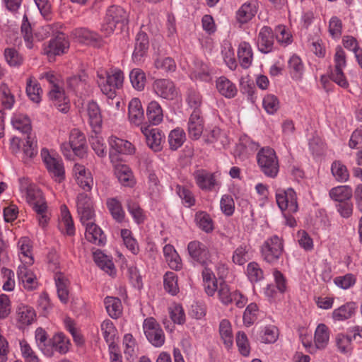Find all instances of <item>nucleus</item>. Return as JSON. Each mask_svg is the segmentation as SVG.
Instances as JSON below:
<instances>
[{"instance_id": "38", "label": "nucleus", "mask_w": 362, "mask_h": 362, "mask_svg": "<svg viewBox=\"0 0 362 362\" xmlns=\"http://www.w3.org/2000/svg\"><path fill=\"white\" fill-rule=\"evenodd\" d=\"M104 304L107 313L112 318L117 319L122 315L123 306L119 298L107 296L104 299Z\"/></svg>"}, {"instance_id": "45", "label": "nucleus", "mask_w": 362, "mask_h": 362, "mask_svg": "<svg viewBox=\"0 0 362 362\" xmlns=\"http://www.w3.org/2000/svg\"><path fill=\"white\" fill-rule=\"evenodd\" d=\"M331 173L339 182H346L349 179V172L346 166L340 160H334L332 163Z\"/></svg>"}, {"instance_id": "37", "label": "nucleus", "mask_w": 362, "mask_h": 362, "mask_svg": "<svg viewBox=\"0 0 362 362\" xmlns=\"http://www.w3.org/2000/svg\"><path fill=\"white\" fill-rule=\"evenodd\" d=\"M54 281L58 298L62 303H66L69 300V280L63 274L56 273L54 275Z\"/></svg>"}, {"instance_id": "15", "label": "nucleus", "mask_w": 362, "mask_h": 362, "mask_svg": "<svg viewBox=\"0 0 362 362\" xmlns=\"http://www.w3.org/2000/svg\"><path fill=\"white\" fill-rule=\"evenodd\" d=\"M148 37L144 32H139L136 37L134 50L132 59L135 63L139 64L144 60L148 49Z\"/></svg>"}, {"instance_id": "63", "label": "nucleus", "mask_w": 362, "mask_h": 362, "mask_svg": "<svg viewBox=\"0 0 362 362\" xmlns=\"http://www.w3.org/2000/svg\"><path fill=\"white\" fill-rule=\"evenodd\" d=\"M336 344L338 350L343 354H350L352 351L351 337L344 334H338L336 337Z\"/></svg>"}, {"instance_id": "11", "label": "nucleus", "mask_w": 362, "mask_h": 362, "mask_svg": "<svg viewBox=\"0 0 362 362\" xmlns=\"http://www.w3.org/2000/svg\"><path fill=\"white\" fill-rule=\"evenodd\" d=\"M154 93L158 97L166 100H173L178 95L174 83L169 79H158L153 84Z\"/></svg>"}, {"instance_id": "31", "label": "nucleus", "mask_w": 362, "mask_h": 362, "mask_svg": "<svg viewBox=\"0 0 362 362\" xmlns=\"http://www.w3.org/2000/svg\"><path fill=\"white\" fill-rule=\"evenodd\" d=\"M238 57L240 66L244 69L249 68L253 61V52L249 42H241L238 48Z\"/></svg>"}, {"instance_id": "28", "label": "nucleus", "mask_w": 362, "mask_h": 362, "mask_svg": "<svg viewBox=\"0 0 362 362\" xmlns=\"http://www.w3.org/2000/svg\"><path fill=\"white\" fill-rule=\"evenodd\" d=\"M109 145L110 146V157H112V151L123 154H132L134 152V148L132 143L114 136L109 138Z\"/></svg>"}, {"instance_id": "44", "label": "nucleus", "mask_w": 362, "mask_h": 362, "mask_svg": "<svg viewBox=\"0 0 362 362\" xmlns=\"http://www.w3.org/2000/svg\"><path fill=\"white\" fill-rule=\"evenodd\" d=\"M35 341L39 349L42 354L47 356L52 357V349L49 345V339H47V332L41 327L35 330Z\"/></svg>"}, {"instance_id": "29", "label": "nucleus", "mask_w": 362, "mask_h": 362, "mask_svg": "<svg viewBox=\"0 0 362 362\" xmlns=\"http://www.w3.org/2000/svg\"><path fill=\"white\" fill-rule=\"evenodd\" d=\"M128 107L130 122L135 125L141 124L144 118V113L140 100L136 98H132L129 103Z\"/></svg>"}, {"instance_id": "9", "label": "nucleus", "mask_w": 362, "mask_h": 362, "mask_svg": "<svg viewBox=\"0 0 362 362\" xmlns=\"http://www.w3.org/2000/svg\"><path fill=\"white\" fill-rule=\"evenodd\" d=\"M143 329L148 341L156 347H160L165 343V334L160 325L153 317L146 318Z\"/></svg>"}, {"instance_id": "4", "label": "nucleus", "mask_w": 362, "mask_h": 362, "mask_svg": "<svg viewBox=\"0 0 362 362\" xmlns=\"http://www.w3.org/2000/svg\"><path fill=\"white\" fill-rule=\"evenodd\" d=\"M128 22L129 14L123 8L118 6H111L107 10L101 31L105 36H109L113 33L117 25L122 29L124 26L128 24Z\"/></svg>"}, {"instance_id": "1", "label": "nucleus", "mask_w": 362, "mask_h": 362, "mask_svg": "<svg viewBox=\"0 0 362 362\" xmlns=\"http://www.w3.org/2000/svg\"><path fill=\"white\" fill-rule=\"evenodd\" d=\"M97 83L102 93L107 97L108 110H112L115 102L116 90L122 88L124 81V74L120 70H115L110 73L104 69L97 71Z\"/></svg>"}, {"instance_id": "26", "label": "nucleus", "mask_w": 362, "mask_h": 362, "mask_svg": "<svg viewBox=\"0 0 362 362\" xmlns=\"http://www.w3.org/2000/svg\"><path fill=\"white\" fill-rule=\"evenodd\" d=\"M73 35L79 42L91 44L94 46H100L101 37L100 36L93 31L84 28H76L73 31Z\"/></svg>"}, {"instance_id": "8", "label": "nucleus", "mask_w": 362, "mask_h": 362, "mask_svg": "<svg viewBox=\"0 0 362 362\" xmlns=\"http://www.w3.org/2000/svg\"><path fill=\"white\" fill-rule=\"evenodd\" d=\"M262 256L267 262L278 261L283 252V243L281 238L274 235L267 238L261 247Z\"/></svg>"}, {"instance_id": "6", "label": "nucleus", "mask_w": 362, "mask_h": 362, "mask_svg": "<svg viewBox=\"0 0 362 362\" xmlns=\"http://www.w3.org/2000/svg\"><path fill=\"white\" fill-rule=\"evenodd\" d=\"M41 157L52 177L56 182H61L65 177V170L62 158L59 156L50 153L47 148L42 149Z\"/></svg>"}, {"instance_id": "5", "label": "nucleus", "mask_w": 362, "mask_h": 362, "mask_svg": "<svg viewBox=\"0 0 362 362\" xmlns=\"http://www.w3.org/2000/svg\"><path fill=\"white\" fill-rule=\"evenodd\" d=\"M86 148L85 135L77 129L71 131L69 142H62L61 144V151L67 158L71 157L72 152L78 157H83L86 153Z\"/></svg>"}, {"instance_id": "33", "label": "nucleus", "mask_w": 362, "mask_h": 362, "mask_svg": "<svg viewBox=\"0 0 362 362\" xmlns=\"http://www.w3.org/2000/svg\"><path fill=\"white\" fill-rule=\"evenodd\" d=\"M216 86L218 93L227 98H234L238 93L236 86L225 76L218 78Z\"/></svg>"}, {"instance_id": "24", "label": "nucleus", "mask_w": 362, "mask_h": 362, "mask_svg": "<svg viewBox=\"0 0 362 362\" xmlns=\"http://www.w3.org/2000/svg\"><path fill=\"white\" fill-rule=\"evenodd\" d=\"M61 218L59 228L63 234L72 236L75 234V227L71 213L64 204L61 206Z\"/></svg>"}, {"instance_id": "19", "label": "nucleus", "mask_w": 362, "mask_h": 362, "mask_svg": "<svg viewBox=\"0 0 362 362\" xmlns=\"http://www.w3.org/2000/svg\"><path fill=\"white\" fill-rule=\"evenodd\" d=\"M257 47L262 53H269L273 49L274 34L271 28L264 26L261 28L257 37Z\"/></svg>"}, {"instance_id": "25", "label": "nucleus", "mask_w": 362, "mask_h": 362, "mask_svg": "<svg viewBox=\"0 0 362 362\" xmlns=\"http://www.w3.org/2000/svg\"><path fill=\"white\" fill-rule=\"evenodd\" d=\"M18 247L19 249L18 257L21 261L20 265H33L34 259L30 240L28 238H21L18 240Z\"/></svg>"}, {"instance_id": "58", "label": "nucleus", "mask_w": 362, "mask_h": 362, "mask_svg": "<svg viewBox=\"0 0 362 362\" xmlns=\"http://www.w3.org/2000/svg\"><path fill=\"white\" fill-rule=\"evenodd\" d=\"M13 127L27 135L31 134V125L30 119L24 115H16L12 119Z\"/></svg>"}, {"instance_id": "61", "label": "nucleus", "mask_w": 362, "mask_h": 362, "mask_svg": "<svg viewBox=\"0 0 362 362\" xmlns=\"http://www.w3.org/2000/svg\"><path fill=\"white\" fill-rule=\"evenodd\" d=\"M246 274L249 280L254 283L262 280L264 273L260 266L255 262H250L247 266Z\"/></svg>"}, {"instance_id": "40", "label": "nucleus", "mask_w": 362, "mask_h": 362, "mask_svg": "<svg viewBox=\"0 0 362 362\" xmlns=\"http://www.w3.org/2000/svg\"><path fill=\"white\" fill-rule=\"evenodd\" d=\"M146 115L149 122L153 125H158L163 121V110L157 101L153 100L148 103Z\"/></svg>"}, {"instance_id": "52", "label": "nucleus", "mask_w": 362, "mask_h": 362, "mask_svg": "<svg viewBox=\"0 0 362 362\" xmlns=\"http://www.w3.org/2000/svg\"><path fill=\"white\" fill-rule=\"evenodd\" d=\"M4 58L7 64L11 67H18L23 62V56L14 47H7L4 49Z\"/></svg>"}, {"instance_id": "57", "label": "nucleus", "mask_w": 362, "mask_h": 362, "mask_svg": "<svg viewBox=\"0 0 362 362\" xmlns=\"http://www.w3.org/2000/svg\"><path fill=\"white\" fill-rule=\"evenodd\" d=\"M129 79L132 86L137 90H142L144 88L146 75L141 69H132L129 74Z\"/></svg>"}, {"instance_id": "14", "label": "nucleus", "mask_w": 362, "mask_h": 362, "mask_svg": "<svg viewBox=\"0 0 362 362\" xmlns=\"http://www.w3.org/2000/svg\"><path fill=\"white\" fill-rule=\"evenodd\" d=\"M28 265H19L17 276L19 281L27 291H33L38 286L35 274L29 269Z\"/></svg>"}, {"instance_id": "21", "label": "nucleus", "mask_w": 362, "mask_h": 362, "mask_svg": "<svg viewBox=\"0 0 362 362\" xmlns=\"http://www.w3.org/2000/svg\"><path fill=\"white\" fill-rule=\"evenodd\" d=\"M193 175L196 184L202 190L211 191L216 185V180L214 174L204 170H197Z\"/></svg>"}, {"instance_id": "49", "label": "nucleus", "mask_w": 362, "mask_h": 362, "mask_svg": "<svg viewBox=\"0 0 362 362\" xmlns=\"http://www.w3.org/2000/svg\"><path fill=\"white\" fill-rule=\"evenodd\" d=\"M356 304L353 302L347 303L334 310L332 317L334 320L342 321L350 318L354 313Z\"/></svg>"}, {"instance_id": "46", "label": "nucleus", "mask_w": 362, "mask_h": 362, "mask_svg": "<svg viewBox=\"0 0 362 362\" xmlns=\"http://www.w3.org/2000/svg\"><path fill=\"white\" fill-rule=\"evenodd\" d=\"M250 246L246 243H242L233 251L232 261L238 265H243L250 259Z\"/></svg>"}, {"instance_id": "12", "label": "nucleus", "mask_w": 362, "mask_h": 362, "mask_svg": "<svg viewBox=\"0 0 362 362\" xmlns=\"http://www.w3.org/2000/svg\"><path fill=\"white\" fill-rule=\"evenodd\" d=\"M329 339V328L325 324H320L317 327L315 332L314 342L315 346L312 344H306L303 343V345L308 348V351L313 354L315 349H324Z\"/></svg>"}, {"instance_id": "54", "label": "nucleus", "mask_w": 362, "mask_h": 362, "mask_svg": "<svg viewBox=\"0 0 362 362\" xmlns=\"http://www.w3.org/2000/svg\"><path fill=\"white\" fill-rule=\"evenodd\" d=\"M259 315V310L255 303H250L245 308L243 313V322L247 327L253 325L258 319Z\"/></svg>"}, {"instance_id": "20", "label": "nucleus", "mask_w": 362, "mask_h": 362, "mask_svg": "<svg viewBox=\"0 0 362 362\" xmlns=\"http://www.w3.org/2000/svg\"><path fill=\"white\" fill-rule=\"evenodd\" d=\"M69 43L63 36H57L56 38L49 41V44L45 47L44 52L48 57H54L65 53L69 49Z\"/></svg>"}, {"instance_id": "2", "label": "nucleus", "mask_w": 362, "mask_h": 362, "mask_svg": "<svg viewBox=\"0 0 362 362\" xmlns=\"http://www.w3.org/2000/svg\"><path fill=\"white\" fill-rule=\"evenodd\" d=\"M25 199L35 213L39 226L45 228L50 220V213L42 192L36 186L30 185L26 189Z\"/></svg>"}, {"instance_id": "3", "label": "nucleus", "mask_w": 362, "mask_h": 362, "mask_svg": "<svg viewBox=\"0 0 362 362\" xmlns=\"http://www.w3.org/2000/svg\"><path fill=\"white\" fill-rule=\"evenodd\" d=\"M260 171L267 177L275 178L279 172V161L276 151L271 147L261 148L256 155Z\"/></svg>"}, {"instance_id": "56", "label": "nucleus", "mask_w": 362, "mask_h": 362, "mask_svg": "<svg viewBox=\"0 0 362 362\" xmlns=\"http://www.w3.org/2000/svg\"><path fill=\"white\" fill-rule=\"evenodd\" d=\"M163 284L165 291L171 295L175 296L179 292L177 276L175 272H166L164 275Z\"/></svg>"}, {"instance_id": "51", "label": "nucleus", "mask_w": 362, "mask_h": 362, "mask_svg": "<svg viewBox=\"0 0 362 362\" xmlns=\"http://www.w3.org/2000/svg\"><path fill=\"white\" fill-rule=\"evenodd\" d=\"M194 221L197 226L206 233H209L214 229L213 221L209 214H208L206 212H197L195 214Z\"/></svg>"}, {"instance_id": "7", "label": "nucleus", "mask_w": 362, "mask_h": 362, "mask_svg": "<svg viewBox=\"0 0 362 362\" xmlns=\"http://www.w3.org/2000/svg\"><path fill=\"white\" fill-rule=\"evenodd\" d=\"M275 197L276 204L282 212L290 214L298 211L296 193L292 188L276 189Z\"/></svg>"}, {"instance_id": "53", "label": "nucleus", "mask_w": 362, "mask_h": 362, "mask_svg": "<svg viewBox=\"0 0 362 362\" xmlns=\"http://www.w3.org/2000/svg\"><path fill=\"white\" fill-rule=\"evenodd\" d=\"M98 131L94 132L89 138V142L92 149L100 158L106 156V146L102 136L98 134Z\"/></svg>"}, {"instance_id": "22", "label": "nucleus", "mask_w": 362, "mask_h": 362, "mask_svg": "<svg viewBox=\"0 0 362 362\" xmlns=\"http://www.w3.org/2000/svg\"><path fill=\"white\" fill-rule=\"evenodd\" d=\"M84 226L86 227L85 237L88 242L98 246H103L105 244V235L94 222L87 223Z\"/></svg>"}, {"instance_id": "23", "label": "nucleus", "mask_w": 362, "mask_h": 362, "mask_svg": "<svg viewBox=\"0 0 362 362\" xmlns=\"http://www.w3.org/2000/svg\"><path fill=\"white\" fill-rule=\"evenodd\" d=\"M258 3L252 0L244 3L236 13L237 21L240 23H246L250 21L257 13Z\"/></svg>"}, {"instance_id": "43", "label": "nucleus", "mask_w": 362, "mask_h": 362, "mask_svg": "<svg viewBox=\"0 0 362 362\" xmlns=\"http://www.w3.org/2000/svg\"><path fill=\"white\" fill-rule=\"evenodd\" d=\"M107 207L112 218L118 223L124 220L125 212L121 202L117 198H109L106 202Z\"/></svg>"}, {"instance_id": "18", "label": "nucleus", "mask_w": 362, "mask_h": 362, "mask_svg": "<svg viewBox=\"0 0 362 362\" xmlns=\"http://www.w3.org/2000/svg\"><path fill=\"white\" fill-rule=\"evenodd\" d=\"M36 320L35 310L26 305H21L16 310V320L21 329L32 325Z\"/></svg>"}, {"instance_id": "60", "label": "nucleus", "mask_w": 362, "mask_h": 362, "mask_svg": "<svg viewBox=\"0 0 362 362\" xmlns=\"http://www.w3.org/2000/svg\"><path fill=\"white\" fill-rule=\"evenodd\" d=\"M121 236L126 247L134 255L139 252V248L136 240L132 236V231L128 229L121 230Z\"/></svg>"}, {"instance_id": "42", "label": "nucleus", "mask_w": 362, "mask_h": 362, "mask_svg": "<svg viewBox=\"0 0 362 362\" xmlns=\"http://www.w3.org/2000/svg\"><path fill=\"white\" fill-rule=\"evenodd\" d=\"M279 337V329L275 325H266L261 327L258 338L262 343H274Z\"/></svg>"}, {"instance_id": "16", "label": "nucleus", "mask_w": 362, "mask_h": 362, "mask_svg": "<svg viewBox=\"0 0 362 362\" xmlns=\"http://www.w3.org/2000/svg\"><path fill=\"white\" fill-rule=\"evenodd\" d=\"M204 129L203 119L201 117V111H193L189 118L188 134L190 139L197 140L200 138Z\"/></svg>"}, {"instance_id": "41", "label": "nucleus", "mask_w": 362, "mask_h": 362, "mask_svg": "<svg viewBox=\"0 0 362 362\" xmlns=\"http://www.w3.org/2000/svg\"><path fill=\"white\" fill-rule=\"evenodd\" d=\"M186 141V134L181 128H175L170 132L168 137L169 147L172 151H176Z\"/></svg>"}, {"instance_id": "39", "label": "nucleus", "mask_w": 362, "mask_h": 362, "mask_svg": "<svg viewBox=\"0 0 362 362\" xmlns=\"http://www.w3.org/2000/svg\"><path fill=\"white\" fill-rule=\"evenodd\" d=\"M87 75L84 71H81L78 75L70 76L66 80L67 87L76 93V94H83L86 86Z\"/></svg>"}, {"instance_id": "27", "label": "nucleus", "mask_w": 362, "mask_h": 362, "mask_svg": "<svg viewBox=\"0 0 362 362\" xmlns=\"http://www.w3.org/2000/svg\"><path fill=\"white\" fill-rule=\"evenodd\" d=\"M189 76L192 80L209 81L211 74L209 66L202 60H194Z\"/></svg>"}, {"instance_id": "50", "label": "nucleus", "mask_w": 362, "mask_h": 362, "mask_svg": "<svg viewBox=\"0 0 362 362\" xmlns=\"http://www.w3.org/2000/svg\"><path fill=\"white\" fill-rule=\"evenodd\" d=\"M219 333L226 347L229 349L233 344V336L230 322L228 320H222L219 325Z\"/></svg>"}, {"instance_id": "48", "label": "nucleus", "mask_w": 362, "mask_h": 362, "mask_svg": "<svg viewBox=\"0 0 362 362\" xmlns=\"http://www.w3.org/2000/svg\"><path fill=\"white\" fill-rule=\"evenodd\" d=\"M175 193L180 198L182 204L185 207H191L195 204L196 199L193 192L187 187L176 185L175 187Z\"/></svg>"}, {"instance_id": "59", "label": "nucleus", "mask_w": 362, "mask_h": 362, "mask_svg": "<svg viewBox=\"0 0 362 362\" xmlns=\"http://www.w3.org/2000/svg\"><path fill=\"white\" fill-rule=\"evenodd\" d=\"M234 290L231 289L225 281H221L217 291L219 300L225 305L230 304L231 296L234 293Z\"/></svg>"}, {"instance_id": "10", "label": "nucleus", "mask_w": 362, "mask_h": 362, "mask_svg": "<svg viewBox=\"0 0 362 362\" xmlns=\"http://www.w3.org/2000/svg\"><path fill=\"white\" fill-rule=\"evenodd\" d=\"M140 129L146 138L148 147L155 152L160 151L165 139L163 131L146 124L142 125Z\"/></svg>"}, {"instance_id": "30", "label": "nucleus", "mask_w": 362, "mask_h": 362, "mask_svg": "<svg viewBox=\"0 0 362 362\" xmlns=\"http://www.w3.org/2000/svg\"><path fill=\"white\" fill-rule=\"evenodd\" d=\"M49 345L52 349V356L55 351L59 354H66L69 349V339L62 333L54 334L52 338L49 339Z\"/></svg>"}, {"instance_id": "32", "label": "nucleus", "mask_w": 362, "mask_h": 362, "mask_svg": "<svg viewBox=\"0 0 362 362\" xmlns=\"http://www.w3.org/2000/svg\"><path fill=\"white\" fill-rule=\"evenodd\" d=\"M89 124L93 129V132L98 131L102 124V116L98 105L94 102H88L86 107Z\"/></svg>"}, {"instance_id": "62", "label": "nucleus", "mask_w": 362, "mask_h": 362, "mask_svg": "<svg viewBox=\"0 0 362 362\" xmlns=\"http://www.w3.org/2000/svg\"><path fill=\"white\" fill-rule=\"evenodd\" d=\"M127 209L137 224H141L144 222L146 216L144 211L137 203L132 201H128Z\"/></svg>"}, {"instance_id": "55", "label": "nucleus", "mask_w": 362, "mask_h": 362, "mask_svg": "<svg viewBox=\"0 0 362 362\" xmlns=\"http://www.w3.org/2000/svg\"><path fill=\"white\" fill-rule=\"evenodd\" d=\"M23 152L25 162H26V159L32 158L37 155V141L35 140V137L32 134L27 135L25 141L23 143Z\"/></svg>"}, {"instance_id": "47", "label": "nucleus", "mask_w": 362, "mask_h": 362, "mask_svg": "<svg viewBox=\"0 0 362 362\" xmlns=\"http://www.w3.org/2000/svg\"><path fill=\"white\" fill-rule=\"evenodd\" d=\"M42 90L37 80L33 76L29 77L26 81V93L28 98L34 103H38L41 100Z\"/></svg>"}, {"instance_id": "13", "label": "nucleus", "mask_w": 362, "mask_h": 362, "mask_svg": "<svg viewBox=\"0 0 362 362\" xmlns=\"http://www.w3.org/2000/svg\"><path fill=\"white\" fill-rule=\"evenodd\" d=\"M49 97L53 105L62 112H67L69 109V100L66 96L64 89L59 85L50 87Z\"/></svg>"}, {"instance_id": "17", "label": "nucleus", "mask_w": 362, "mask_h": 362, "mask_svg": "<svg viewBox=\"0 0 362 362\" xmlns=\"http://www.w3.org/2000/svg\"><path fill=\"white\" fill-rule=\"evenodd\" d=\"M187 250L190 257L201 264H205L209 257L207 247L199 241L190 242L188 244Z\"/></svg>"}, {"instance_id": "36", "label": "nucleus", "mask_w": 362, "mask_h": 362, "mask_svg": "<svg viewBox=\"0 0 362 362\" xmlns=\"http://www.w3.org/2000/svg\"><path fill=\"white\" fill-rule=\"evenodd\" d=\"M329 196L331 199L338 203L350 201L353 190L349 185H339L332 187L329 192Z\"/></svg>"}, {"instance_id": "34", "label": "nucleus", "mask_w": 362, "mask_h": 362, "mask_svg": "<svg viewBox=\"0 0 362 362\" xmlns=\"http://www.w3.org/2000/svg\"><path fill=\"white\" fill-rule=\"evenodd\" d=\"M115 175L121 185L124 187H133L136 184V180L131 169L126 165H116Z\"/></svg>"}, {"instance_id": "64", "label": "nucleus", "mask_w": 362, "mask_h": 362, "mask_svg": "<svg viewBox=\"0 0 362 362\" xmlns=\"http://www.w3.org/2000/svg\"><path fill=\"white\" fill-rule=\"evenodd\" d=\"M262 105L268 114L272 115L279 110V101L274 95L268 94L263 98Z\"/></svg>"}, {"instance_id": "35", "label": "nucleus", "mask_w": 362, "mask_h": 362, "mask_svg": "<svg viewBox=\"0 0 362 362\" xmlns=\"http://www.w3.org/2000/svg\"><path fill=\"white\" fill-rule=\"evenodd\" d=\"M288 69L293 79L300 80L305 71V65L301 58L297 54H293L288 61Z\"/></svg>"}]
</instances>
